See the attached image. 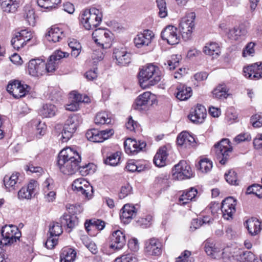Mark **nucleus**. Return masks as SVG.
<instances>
[{
	"mask_svg": "<svg viewBox=\"0 0 262 262\" xmlns=\"http://www.w3.org/2000/svg\"><path fill=\"white\" fill-rule=\"evenodd\" d=\"M206 116V110L205 107L201 104H198L188 115V118L193 123H202Z\"/></svg>",
	"mask_w": 262,
	"mask_h": 262,
	"instance_id": "obj_20",
	"label": "nucleus"
},
{
	"mask_svg": "<svg viewBox=\"0 0 262 262\" xmlns=\"http://www.w3.org/2000/svg\"><path fill=\"white\" fill-rule=\"evenodd\" d=\"M49 232L51 236H58L62 232L61 226L57 222H52L50 225Z\"/></svg>",
	"mask_w": 262,
	"mask_h": 262,
	"instance_id": "obj_44",
	"label": "nucleus"
},
{
	"mask_svg": "<svg viewBox=\"0 0 262 262\" xmlns=\"http://www.w3.org/2000/svg\"><path fill=\"white\" fill-rule=\"evenodd\" d=\"M16 33L18 34V36L20 37L26 42L29 41L31 39V33L27 30H21Z\"/></svg>",
	"mask_w": 262,
	"mask_h": 262,
	"instance_id": "obj_62",
	"label": "nucleus"
},
{
	"mask_svg": "<svg viewBox=\"0 0 262 262\" xmlns=\"http://www.w3.org/2000/svg\"><path fill=\"white\" fill-rule=\"evenodd\" d=\"M179 57L177 55H173L171 56V59L167 61V63H165V66L167 64V68L171 71L174 70L179 64Z\"/></svg>",
	"mask_w": 262,
	"mask_h": 262,
	"instance_id": "obj_53",
	"label": "nucleus"
},
{
	"mask_svg": "<svg viewBox=\"0 0 262 262\" xmlns=\"http://www.w3.org/2000/svg\"><path fill=\"white\" fill-rule=\"evenodd\" d=\"M226 181L231 185H237V178L236 173L233 170H229L228 173L225 174Z\"/></svg>",
	"mask_w": 262,
	"mask_h": 262,
	"instance_id": "obj_51",
	"label": "nucleus"
},
{
	"mask_svg": "<svg viewBox=\"0 0 262 262\" xmlns=\"http://www.w3.org/2000/svg\"><path fill=\"white\" fill-rule=\"evenodd\" d=\"M84 184H89V183L82 179L75 180L72 184V189L74 191L79 190V188H83Z\"/></svg>",
	"mask_w": 262,
	"mask_h": 262,
	"instance_id": "obj_61",
	"label": "nucleus"
},
{
	"mask_svg": "<svg viewBox=\"0 0 262 262\" xmlns=\"http://www.w3.org/2000/svg\"><path fill=\"white\" fill-rule=\"evenodd\" d=\"M22 15L29 25L34 26L35 25V10L31 6L26 5L24 7Z\"/></svg>",
	"mask_w": 262,
	"mask_h": 262,
	"instance_id": "obj_26",
	"label": "nucleus"
},
{
	"mask_svg": "<svg viewBox=\"0 0 262 262\" xmlns=\"http://www.w3.org/2000/svg\"><path fill=\"white\" fill-rule=\"evenodd\" d=\"M172 174L174 179L183 180L191 178L192 172L190 165L186 161L181 160L172 168Z\"/></svg>",
	"mask_w": 262,
	"mask_h": 262,
	"instance_id": "obj_7",
	"label": "nucleus"
},
{
	"mask_svg": "<svg viewBox=\"0 0 262 262\" xmlns=\"http://www.w3.org/2000/svg\"><path fill=\"white\" fill-rule=\"evenodd\" d=\"M45 61L40 58L32 59L28 64V71L32 76H39L45 72Z\"/></svg>",
	"mask_w": 262,
	"mask_h": 262,
	"instance_id": "obj_14",
	"label": "nucleus"
},
{
	"mask_svg": "<svg viewBox=\"0 0 262 262\" xmlns=\"http://www.w3.org/2000/svg\"><path fill=\"white\" fill-rule=\"evenodd\" d=\"M19 172H14L11 176H5L4 178V185L6 188H9V191L14 190L16 188L18 187V183L17 182L18 177L19 176Z\"/></svg>",
	"mask_w": 262,
	"mask_h": 262,
	"instance_id": "obj_27",
	"label": "nucleus"
},
{
	"mask_svg": "<svg viewBox=\"0 0 262 262\" xmlns=\"http://www.w3.org/2000/svg\"><path fill=\"white\" fill-rule=\"evenodd\" d=\"M195 17V13L192 12L183 17L180 21L179 25L180 31L182 37L185 40L188 39L191 37L192 29L194 27V20Z\"/></svg>",
	"mask_w": 262,
	"mask_h": 262,
	"instance_id": "obj_8",
	"label": "nucleus"
},
{
	"mask_svg": "<svg viewBox=\"0 0 262 262\" xmlns=\"http://www.w3.org/2000/svg\"><path fill=\"white\" fill-rule=\"evenodd\" d=\"M176 97L181 101H184L189 98L192 95V90L190 87L180 84L178 86Z\"/></svg>",
	"mask_w": 262,
	"mask_h": 262,
	"instance_id": "obj_30",
	"label": "nucleus"
},
{
	"mask_svg": "<svg viewBox=\"0 0 262 262\" xmlns=\"http://www.w3.org/2000/svg\"><path fill=\"white\" fill-rule=\"evenodd\" d=\"M169 177L167 174H161L156 177L155 180V184L159 185L163 188H167L168 185Z\"/></svg>",
	"mask_w": 262,
	"mask_h": 262,
	"instance_id": "obj_49",
	"label": "nucleus"
},
{
	"mask_svg": "<svg viewBox=\"0 0 262 262\" xmlns=\"http://www.w3.org/2000/svg\"><path fill=\"white\" fill-rule=\"evenodd\" d=\"M49 41L56 42L59 41L65 37L63 31L58 27L52 26L46 35Z\"/></svg>",
	"mask_w": 262,
	"mask_h": 262,
	"instance_id": "obj_23",
	"label": "nucleus"
},
{
	"mask_svg": "<svg viewBox=\"0 0 262 262\" xmlns=\"http://www.w3.org/2000/svg\"><path fill=\"white\" fill-rule=\"evenodd\" d=\"M254 46L255 43L253 42L248 43L243 50V56L244 57H246L247 55L253 56L254 53Z\"/></svg>",
	"mask_w": 262,
	"mask_h": 262,
	"instance_id": "obj_58",
	"label": "nucleus"
},
{
	"mask_svg": "<svg viewBox=\"0 0 262 262\" xmlns=\"http://www.w3.org/2000/svg\"><path fill=\"white\" fill-rule=\"evenodd\" d=\"M19 198L30 199L32 198L31 192L25 188L23 187L18 192Z\"/></svg>",
	"mask_w": 262,
	"mask_h": 262,
	"instance_id": "obj_64",
	"label": "nucleus"
},
{
	"mask_svg": "<svg viewBox=\"0 0 262 262\" xmlns=\"http://www.w3.org/2000/svg\"><path fill=\"white\" fill-rule=\"evenodd\" d=\"M114 131L113 129H106L99 131L93 128L88 130L85 137L88 140L93 142H102L113 135Z\"/></svg>",
	"mask_w": 262,
	"mask_h": 262,
	"instance_id": "obj_9",
	"label": "nucleus"
},
{
	"mask_svg": "<svg viewBox=\"0 0 262 262\" xmlns=\"http://www.w3.org/2000/svg\"><path fill=\"white\" fill-rule=\"evenodd\" d=\"M1 234L3 237L0 241V245L3 246L11 245L17 240L20 241L21 233L15 226L5 225L2 228Z\"/></svg>",
	"mask_w": 262,
	"mask_h": 262,
	"instance_id": "obj_6",
	"label": "nucleus"
},
{
	"mask_svg": "<svg viewBox=\"0 0 262 262\" xmlns=\"http://www.w3.org/2000/svg\"><path fill=\"white\" fill-rule=\"evenodd\" d=\"M204 249L206 253L211 256L213 258H216V254L218 252L217 249L214 247V245L212 242H210L207 239L204 243Z\"/></svg>",
	"mask_w": 262,
	"mask_h": 262,
	"instance_id": "obj_43",
	"label": "nucleus"
},
{
	"mask_svg": "<svg viewBox=\"0 0 262 262\" xmlns=\"http://www.w3.org/2000/svg\"><path fill=\"white\" fill-rule=\"evenodd\" d=\"M247 31L243 26H237L230 29L227 33L228 37L232 40H238L241 37L245 36Z\"/></svg>",
	"mask_w": 262,
	"mask_h": 262,
	"instance_id": "obj_32",
	"label": "nucleus"
},
{
	"mask_svg": "<svg viewBox=\"0 0 262 262\" xmlns=\"http://www.w3.org/2000/svg\"><path fill=\"white\" fill-rule=\"evenodd\" d=\"M125 235L120 230L113 232L110 237L109 247L114 251L122 249L125 244Z\"/></svg>",
	"mask_w": 262,
	"mask_h": 262,
	"instance_id": "obj_16",
	"label": "nucleus"
},
{
	"mask_svg": "<svg viewBox=\"0 0 262 262\" xmlns=\"http://www.w3.org/2000/svg\"><path fill=\"white\" fill-rule=\"evenodd\" d=\"M113 57L116 60V63L120 66H127L131 62V54L123 48H115L113 51Z\"/></svg>",
	"mask_w": 262,
	"mask_h": 262,
	"instance_id": "obj_17",
	"label": "nucleus"
},
{
	"mask_svg": "<svg viewBox=\"0 0 262 262\" xmlns=\"http://www.w3.org/2000/svg\"><path fill=\"white\" fill-rule=\"evenodd\" d=\"M200 169L202 172H207L212 167V162L207 159H202L199 161Z\"/></svg>",
	"mask_w": 262,
	"mask_h": 262,
	"instance_id": "obj_52",
	"label": "nucleus"
},
{
	"mask_svg": "<svg viewBox=\"0 0 262 262\" xmlns=\"http://www.w3.org/2000/svg\"><path fill=\"white\" fill-rule=\"evenodd\" d=\"M251 122L254 127L262 126V115L256 114L251 117Z\"/></svg>",
	"mask_w": 262,
	"mask_h": 262,
	"instance_id": "obj_56",
	"label": "nucleus"
},
{
	"mask_svg": "<svg viewBox=\"0 0 262 262\" xmlns=\"http://www.w3.org/2000/svg\"><path fill=\"white\" fill-rule=\"evenodd\" d=\"M81 157L70 147L62 150L58 156L57 165L60 171L64 174L72 175L81 168L85 169L89 165H81Z\"/></svg>",
	"mask_w": 262,
	"mask_h": 262,
	"instance_id": "obj_1",
	"label": "nucleus"
},
{
	"mask_svg": "<svg viewBox=\"0 0 262 262\" xmlns=\"http://www.w3.org/2000/svg\"><path fill=\"white\" fill-rule=\"evenodd\" d=\"M36 135L38 138L45 134L46 132L47 126L44 122L39 121L36 125Z\"/></svg>",
	"mask_w": 262,
	"mask_h": 262,
	"instance_id": "obj_60",
	"label": "nucleus"
},
{
	"mask_svg": "<svg viewBox=\"0 0 262 262\" xmlns=\"http://www.w3.org/2000/svg\"><path fill=\"white\" fill-rule=\"evenodd\" d=\"M30 90V87L27 84H22L20 83L19 86L18 88V93L13 94V97L15 98H19L25 96L27 92Z\"/></svg>",
	"mask_w": 262,
	"mask_h": 262,
	"instance_id": "obj_55",
	"label": "nucleus"
},
{
	"mask_svg": "<svg viewBox=\"0 0 262 262\" xmlns=\"http://www.w3.org/2000/svg\"><path fill=\"white\" fill-rule=\"evenodd\" d=\"M69 55V53L67 52H63L60 50H57L51 56H50V58L56 62H58V61L60 60L63 57H68Z\"/></svg>",
	"mask_w": 262,
	"mask_h": 262,
	"instance_id": "obj_57",
	"label": "nucleus"
},
{
	"mask_svg": "<svg viewBox=\"0 0 262 262\" xmlns=\"http://www.w3.org/2000/svg\"><path fill=\"white\" fill-rule=\"evenodd\" d=\"M236 204V200L232 196H229L222 201L221 206L218 203L212 202L208 207L213 215H215L221 208L224 219L229 220L232 219L233 214L235 212Z\"/></svg>",
	"mask_w": 262,
	"mask_h": 262,
	"instance_id": "obj_3",
	"label": "nucleus"
},
{
	"mask_svg": "<svg viewBox=\"0 0 262 262\" xmlns=\"http://www.w3.org/2000/svg\"><path fill=\"white\" fill-rule=\"evenodd\" d=\"M60 219L61 223L66 225L67 227L70 229L69 232L78 224V219L77 216L74 214L70 215L64 214L63 216L61 217Z\"/></svg>",
	"mask_w": 262,
	"mask_h": 262,
	"instance_id": "obj_34",
	"label": "nucleus"
},
{
	"mask_svg": "<svg viewBox=\"0 0 262 262\" xmlns=\"http://www.w3.org/2000/svg\"><path fill=\"white\" fill-rule=\"evenodd\" d=\"M155 100L154 96L149 92L140 95L135 100L134 108L139 111L146 110L152 105Z\"/></svg>",
	"mask_w": 262,
	"mask_h": 262,
	"instance_id": "obj_10",
	"label": "nucleus"
},
{
	"mask_svg": "<svg viewBox=\"0 0 262 262\" xmlns=\"http://www.w3.org/2000/svg\"><path fill=\"white\" fill-rule=\"evenodd\" d=\"M247 194H254L259 198H262V186L258 184H253L247 189Z\"/></svg>",
	"mask_w": 262,
	"mask_h": 262,
	"instance_id": "obj_45",
	"label": "nucleus"
},
{
	"mask_svg": "<svg viewBox=\"0 0 262 262\" xmlns=\"http://www.w3.org/2000/svg\"><path fill=\"white\" fill-rule=\"evenodd\" d=\"M154 37L152 31L149 30H144L143 33H139L134 38L135 47L141 49L148 46Z\"/></svg>",
	"mask_w": 262,
	"mask_h": 262,
	"instance_id": "obj_12",
	"label": "nucleus"
},
{
	"mask_svg": "<svg viewBox=\"0 0 262 262\" xmlns=\"http://www.w3.org/2000/svg\"><path fill=\"white\" fill-rule=\"evenodd\" d=\"M195 142L194 137L187 132H182L177 137V143L179 146L187 148L193 146Z\"/></svg>",
	"mask_w": 262,
	"mask_h": 262,
	"instance_id": "obj_22",
	"label": "nucleus"
},
{
	"mask_svg": "<svg viewBox=\"0 0 262 262\" xmlns=\"http://www.w3.org/2000/svg\"><path fill=\"white\" fill-rule=\"evenodd\" d=\"M57 244V240L54 236L50 235L45 244V247L49 249H52Z\"/></svg>",
	"mask_w": 262,
	"mask_h": 262,
	"instance_id": "obj_63",
	"label": "nucleus"
},
{
	"mask_svg": "<svg viewBox=\"0 0 262 262\" xmlns=\"http://www.w3.org/2000/svg\"><path fill=\"white\" fill-rule=\"evenodd\" d=\"M244 75L249 78L259 79L262 77V66L261 63H255L245 67L243 69Z\"/></svg>",
	"mask_w": 262,
	"mask_h": 262,
	"instance_id": "obj_19",
	"label": "nucleus"
},
{
	"mask_svg": "<svg viewBox=\"0 0 262 262\" xmlns=\"http://www.w3.org/2000/svg\"><path fill=\"white\" fill-rule=\"evenodd\" d=\"M0 5L4 12L14 13L19 7V0H0Z\"/></svg>",
	"mask_w": 262,
	"mask_h": 262,
	"instance_id": "obj_24",
	"label": "nucleus"
},
{
	"mask_svg": "<svg viewBox=\"0 0 262 262\" xmlns=\"http://www.w3.org/2000/svg\"><path fill=\"white\" fill-rule=\"evenodd\" d=\"M101 12L95 8H91L82 11L79 16L81 23L86 30H91L97 27L102 20Z\"/></svg>",
	"mask_w": 262,
	"mask_h": 262,
	"instance_id": "obj_4",
	"label": "nucleus"
},
{
	"mask_svg": "<svg viewBox=\"0 0 262 262\" xmlns=\"http://www.w3.org/2000/svg\"><path fill=\"white\" fill-rule=\"evenodd\" d=\"M120 157L118 152L111 154L104 160L105 164L111 166L117 165L119 163Z\"/></svg>",
	"mask_w": 262,
	"mask_h": 262,
	"instance_id": "obj_48",
	"label": "nucleus"
},
{
	"mask_svg": "<svg viewBox=\"0 0 262 262\" xmlns=\"http://www.w3.org/2000/svg\"><path fill=\"white\" fill-rule=\"evenodd\" d=\"M68 45L71 49V55L77 57L80 53L81 51V46L80 43L76 39H72L69 43Z\"/></svg>",
	"mask_w": 262,
	"mask_h": 262,
	"instance_id": "obj_41",
	"label": "nucleus"
},
{
	"mask_svg": "<svg viewBox=\"0 0 262 262\" xmlns=\"http://www.w3.org/2000/svg\"><path fill=\"white\" fill-rule=\"evenodd\" d=\"M111 122V119L105 112L98 113L95 118V123L97 125L108 124Z\"/></svg>",
	"mask_w": 262,
	"mask_h": 262,
	"instance_id": "obj_40",
	"label": "nucleus"
},
{
	"mask_svg": "<svg viewBox=\"0 0 262 262\" xmlns=\"http://www.w3.org/2000/svg\"><path fill=\"white\" fill-rule=\"evenodd\" d=\"M26 42L20 37L18 36V34L16 33L11 40V45L14 49L17 50H19V49L23 48L26 44Z\"/></svg>",
	"mask_w": 262,
	"mask_h": 262,
	"instance_id": "obj_47",
	"label": "nucleus"
},
{
	"mask_svg": "<svg viewBox=\"0 0 262 262\" xmlns=\"http://www.w3.org/2000/svg\"><path fill=\"white\" fill-rule=\"evenodd\" d=\"M162 74L159 68L153 63H148L140 69L138 74L140 84L145 83L149 88L158 84L162 78Z\"/></svg>",
	"mask_w": 262,
	"mask_h": 262,
	"instance_id": "obj_2",
	"label": "nucleus"
},
{
	"mask_svg": "<svg viewBox=\"0 0 262 262\" xmlns=\"http://www.w3.org/2000/svg\"><path fill=\"white\" fill-rule=\"evenodd\" d=\"M57 63L58 62H56L50 58L48 62L47 63H45L44 73L53 72L56 69Z\"/></svg>",
	"mask_w": 262,
	"mask_h": 262,
	"instance_id": "obj_59",
	"label": "nucleus"
},
{
	"mask_svg": "<svg viewBox=\"0 0 262 262\" xmlns=\"http://www.w3.org/2000/svg\"><path fill=\"white\" fill-rule=\"evenodd\" d=\"M57 112L56 106L51 103L43 105L38 111L39 115L43 118H51L54 116Z\"/></svg>",
	"mask_w": 262,
	"mask_h": 262,
	"instance_id": "obj_31",
	"label": "nucleus"
},
{
	"mask_svg": "<svg viewBox=\"0 0 262 262\" xmlns=\"http://www.w3.org/2000/svg\"><path fill=\"white\" fill-rule=\"evenodd\" d=\"M240 252V249L228 246L223 249L222 258L225 262L238 261Z\"/></svg>",
	"mask_w": 262,
	"mask_h": 262,
	"instance_id": "obj_18",
	"label": "nucleus"
},
{
	"mask_svg": "<svg viewBox=\"0 0 262 262\" xmlns=\"http://www.w3.org/2000/svg\"><path fill=\"white\" fill-rule=\"evenodd\" d=\"M240 258L238 261L258 262V259L251 251H244L241 249Z\"/></svg>",
	"mask_w": 262,
	"mask_h": 262,
	"instance_id": "obj_42",
	"label": "nucleus"
},
{
	"mask_svg": "<svg viewBox=\"0 0 262 262\" xmlns=\"http://www.w3.org/2000/svg\"><path fill=\"white\" fill-rule=\"evenodd\" d=\"M212 151H214L216 158L219 162L222 165L225 164L229 158V154L232 151L229 140L223 139L214 145Z\"/></svg>",
	"mask_w": 262,
	"mask_h": 262,
	"instance_id": "obj_5",
	"label": "nucleus"
},
{
	"mask_svg": "<svg viewBox=\"0 0 262 262\" xmlns=\"http://www.w3.org/2000/svg\"><path fill=\"white\" fill-rule=\"evenodd\" d=\"M161 37L169 45H176L179 42L180 37L178 34L177 28L173 26H167L161 32Z\"/></svg>",
	"mask_w": 262,
	"mask_h": 262,
	"instance_id": "obj_13",
	"label": "nucleus"
},
{
	"mask_svg": "<svg viewBox=\"0 0 262 262\" xmlns=\"http://www.w3.org/2000/svg\"><path fill=\"white\" fill-rule=\"evenodd\" d=\"M166 148L165 146L160 147L154 158V162L158 167H162L166 164V160L167 157Z\"/></svg>",
	"mask_w": 262,
	"mask_h": 262,
	"instance_id": "obj_28",
	"label": "nucleus"
},
{
	"mask_svg": "<svg viewBox=\"0 0 262 262\" xmlns=\"http://www.w3.org/2000/svg\"><path fill=\"white\" fill-rule=\"evenodd\" d=\"M245 226L249 233L252 236L257 234L261 230V223L256 218L251 217L247 220Z\"/></svg>",
	"mask_w": 262,
	"mask_h": 262,
	"instance_id": "obj_25",
	"label": "nucleus"
},
{
	"mask_svg": "<svg viewBox=\"0 0 262 262\" xmlns=\"http://www.w3.org/2000/svg\"><path fill=\"white\" fill-rule=\"evenodd\" d=\"M203 52L209 56H212L213 58H216L220 53V48L216 42H210L207 43L204 47Z\"/></svg>",
	"mask_w": 262,
	"mask_h": 262,
	"instance_id": "obj_29",
	"label": "nucleus"
},
{
	"mask_svg": "<svg viewBox=\"0 0 262 262\" xmlns=\"http://www.w3.org/2000/svg\"><path fill=\"white\" fill-rule=\"evenodd\" d=\"M61 0H37L39 7L47 10H51L56 7V6L60 3Z\"/></svg>",
	"mask_w": 262,
	"mask_h": 262,
	"instance_id": "obj_39",
	"label": "nucleus"
},
{
	"mask_svg": "<svg viewBox=\"0 0 262 262\" xmlns=\"http://www.w3.org/2000/svg\"><path fill=\"white\" fill-rule=\"evenodd\" d=\"M146 144L144 141L140 140H137L136 139L132 138V146L135 148L132 150V155L137 154L139 151L142 150L145 147Z\"/></svg>",
	"mask_w": 262,
	"mask_h": 262,
	"instance_id": "obj_50",
	"label": "nucleus"
},
{
	"mask_svg": "<svg viewBox=\"0 0 262 262\" xmlns=\"http://www.w3.org/2000/svg\"><path fill=\"white\" fill-rule=\"evenodd\" d=\"M76 117H69L66 120L61 132V139L62 142H67L73 136L77 127Z\"/></svg>",
	"mask_w": 262,
	"mask_h": 262,
	"instance_id": "obj_11",
	"label": "nucleus"
},
{
	"mask_svg": "<svg viewBox=\"0 0 262 262\" xmlns=\"http://www.w3.org/2000/svg\"><path fill=\"white\" fill-rule=\"evenodd\" d=\"M228 90L225 84H219L212 92L213 96L218 99H225L228 96Z\"/></svg>",
	"mask_w": 262,
	"mask_h": 262,
	"instance_id": "obj_37",
	"label": "nucleus"
},
{
	"mask_svg": "<svg viewBox=\"0 0 262 262\" xmlns=\"http://www.w3.org/2000/svg\"><path fill=\"white\" fill-rule=\"evenodd\" d=\"M191 252L185 250L180 256H179L176 262H194L193 257H190Z\"/></svg>",
	"mask_w": 262,
	"mask_h": 262,
	"instance_id": "obj_54",
	"label": "nucleus"
},
{
	"mask_svg": "<svg viewBox=\"0 0 262 262\" xmlns=\"http://www.w3.org/2000/svg\"><path fill=\"white\" fill-rule=\"evenodd\" d=\"M157 7L159 9V16L161 18H165L167 15V9L165 0H156Z\"/></svg>",
	"mask_w": 262,
	"mask_h": 262,
	"instance_id": "obj_46",
	"label": "nucleus"
},
{
	"mask_svg": "<svg viewBox=\"0 0 262 262\" xmlns=\"http://www.w3.org/2000/svg\"><path fill=\"white\" fill-rule=\"evenodd\" d=\"M105 223L104 221L99 219H91L86 220L84 223L85 230L91 236H95V234L91 232L92 230H102L104 229Z\"/></svg>",
	"mask_w": 262,
	"mask_h": 262,
	"instance_id": "obj_21",
	"label": "nucleus"
},
{
	"mask_svg": "<svg viewBox=\"0 0 262 262\" xmlns=\"http://www.w3.org/2000/svg\"><path fill=\"white\" fill-rule=\"evenodd\" d=\"M198 193L195 188H191L189 190L184 191L179 199V203L181 205H185L192 200Z\"/></svg>",
	"mask_w": 262,
	"mask_h": 262,
	"instance_id": "obj_33",
	"label": "nucleus"
},
{
	"mask_svg": "<svg viewBox=\"0 0 262 262\" xmlns=\"http://www.w3.org/2000/svg\"><path fill=\"white\" fill-rule=\"evenodd\" d=\"M120 218L124 224H128L131 222V206L129 204H125L120 210Z\"/></svg>",
	"mask_w": 262,
	"mask_h": 262,
	"instance_id": "obj_36",
	"label": "nucleus"
},
{
	"mask_svg": "<svg viewBox=\"0 0 262 262\" xmlns=\"http://www.w3.org/2000/svg\"><path fill=\"white\" fill-rule=\"evenodd\" d=\"M83 188H79V190L76 191L79 195H82L85 199L88 200L92 198L93 195V188L89 184H84Z\"/></svg>",
	"mask_w": 262,
	"mask_h": 262,
	"instance_id": "obj_38",
	"label": "nucleus"
},
{
	"mask_svg": "<svg viewBox=\"0 0 262 262\" xmlns=\"http://www.w3.org/2000/svg\"><path fill=\"white\" fill-rule=\"evenodd\" d=\"M144 251L148 255L159 256L162 253L161 244L155 237L148 239L145 242Z\"/></svg>",
	"mask_w": 262,
	"mask_h": 262,
	"instance_id": "obj_15",
	"label": "nucleus"
},
{
	"mask_svg": "<svg viewBox=\"0 0 262 262\" xmlns=\"http://www.w3.org/2000/svg\"><path fill=\"white\" fill-rule=\"evenodd\" d=\"M76 252L71 248L63 249L60 253V262H73L75 260Z\"/></svg>",
	"mask_w": 262,
	"mask_h": 262,
	"instance_id": "obj_35",
	"label": "nucleus"
}]
</instances>
